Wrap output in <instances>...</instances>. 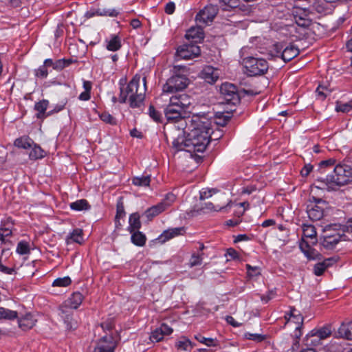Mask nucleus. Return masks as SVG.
<instances>
[{"label":"nucleus","mask_w":352,"mask_h":352,"mask_svg":"<svg viewBox=\"0 0 352 352\" xmlns=\"http://www.w3.org/2000/svg\"><path fill=\"white\" fill-rule=\"evenodd\" d=\"M186 144L189 153H203L213 132L212 121L205 116H193L188 124Z\"/></svg>","instance_id":"1"},{"label":"nucleus","mask_w":352,"mask_h":352,"mask_svg":"<svg viewBox=\"0 0 352 352\" xmlns=\"http://www.w3.org/2000/svg\"><path fill=\"white\" fill-rule=\"evenodd\" d=\"M190 104L191 98L186 94L172 96L164 110L167 122L173 124L178 130L184 131L190 120V118H186Z\"/></svg>","instance_id":"2"},{"label":"nucleus","mask_w":352,"mask_h":352,"mask_svg":"<svg viewBox=\"0 0 352 352\" xmlns=\"http://www.w3.org/2000/svg\"><path fill=\"white\" fill-rule=\"evenodd\" d=\"M141 77L135 75L128 83L126 88H120V93L118 97L120 103H125L129 100V105L132 108H137L141 106L145 98L146 91V78L142 79L143 86L140 87Z\"/></svg>","instance_id":"3"},{"label":"nucleus","mask_w":352,"mask_h":352,"mask_svg":"<svg viewBox=\"0 0 352 352\" xmlns=\"http://www.w3.org/2000/svg\"><path fill=\"white\" fill-rule=\"evenodd\" d=\"M327 184L342 186L352 182V168L345 164H337L333 171L327 175L325 179Z\"/></svg>","instance_id":"4"},{"label":"nucleus","mask_w":352,"mask_h":352,"mask_svg":"<svg viewBox=\"0 0 352 352\" xmlns=\"http://www.w3.org/2000/svg\"><path fill=\"white\" fill-rule=\"evenodd\" d=\"M243 65L245 72L252 76L263 75L269 68L268 63L265 59L254 56L244 58Z\"/></svg>","instance_id":"5"},{"label":"nucleus","mask_w":352,"mask_h":352,"mask_svg":"<svg viewBox=\"0 0 352 352\" xmlns=\"http://www.w3.org/2000/svg\"><path fill=\"white\" fill-rule=\"evenodd\" d=\"M118 342V333H107L98 340L94 352H115Z\"/></svg>","instance_id":"6"},{"label":"nucleus","mask_w":352,"mask_h":352,"mask_svg":"<svg viewBox=\"0 0 352 352\" xmlns=\"http://www.w3.org/2000/svg\"><path fill=\"white\" fill-rule=\"evenodd\" d=\"M188 82V78L184 75H174L163 85V94L182 91L187 87Z\"/></svg>","instance_id":"7"},{"label":"nucleus","mask_w":352,"mask_h":352,"mask_svg":"<svg viewBox=\"0 0 352 352\" xmlns=\"http://www.w3.org/2000/svg\"><path fill=\"white\" fill-rule=\"evenodd\" d=\"M274 54L273 56L280 57L285 62H288L296 57L300 52L298 47L294 44L285 45L283 43H277L273 45Z\"/></svg>","instance_id":"8"},{"label":"nucleus","mask_w":352,"mask_h":352,"mask_svg":"<svg viewBox=\"0 0 352 352\" xmlns=\"http://www.w3.org/2000/svg\"><path fill=\"white\" fill-rule=\"evenodd\" d=\"M284 317L286 323H294L296 324L294 336L296 339L299 338L302 336L301 327L304 320L302 316L295 308H290L289 311L285 313Z\"/></svg>","instance_id":"9"},{"label":"nucleus","mask_w":352,"mask_h":352,"mask_svg":"<svg viewBox=\"0 0 352 352\" xmlns=\"http://www.w3.org/2000/svg\"><path fill=\"white\" fill-rule=\"evenodd\" d=\"M201 50L195 44H184L178 47L176 56L178 59L189 60L199 56Z\"/></svg>","instance_id":"10"},{"label":"nucleus","mask_w":352,"mask_h":352,"mask_svg":"<svg viewBox=\"0 0 352 352\" xmlns=\"http://www.w3.org/2000/svg\"><path fill=\"white\" fill-rule=\"evenodd\" d=\"M218 12V8L217 6L208 5L206 6L203 10H200L196 15V22L199 25H208L211 23Z\"/></svg>","instance_id":"11"},{"label":"nucleus","mask_w":352,"mask_h":352,"mask_svg":"<svg viewBox=\"0 0 352 352\" xmlns=\"http://www.w3.org/2000/svg\"><path fill=\"white\" fill-rule=\"evenodd\" d=\"M220 91L227 103L235 104L239 102V96L237 88L233 84L228 82L223 83L220 87Z\"/></svg>","instance_id":"12"},{"label":"nucleus","mask_w":352,"mask_h":352,"mask_svg":"<svg viewBox=\"0 0 352 352\" xmlns=\"http://www.w3.org/2000/svg\"><path fill=\"white\" fill-rule=\"evenodd\" d=\"M60 316L66 324L67 329H75L78 327V322L73 318V311L67 306L60 307Z\"/></svg>","instance_id":"13"},{"label":"nucleus","mask_w":352,"mask_h":352,"mask_svg":"<svg viewBox=\"0 0 352 352\" xmlns=\"http://www.w3.org/2000/svg\"><path fill=\"white\" fill-rule=\"evenodd\" d=\"M104 47L110 52L119 51L122 46L121 37L116 34H110L104 41Z\"/></svg>","instance_id":"14"},{"label":"nucleus","mask_w":352,"mask_h":352,"mask_svg":"<svg viewBox=\"0 0 352 352\" xmlns=\"http://www.w3.org/2000/svg\"><path fill=\"white\" fill-rule=\"evenodd\" d=\"M37 322L36 316L32 313H26L18 318L19 327L23 331L33 328Z\"/></svg>","instance_id":"15"},{"label":"nucleus","mask_w":352,"mask_h":352,"mask_svg":"<svg viewBox=\"0 0 352 352\" xmlns=\"http://www.w3.org/2000/svg\"><path fill=\"white\" fill-rule=\"evenodd\" d=\"M185 231L184 227L169 228L164 230L157 237V240L159 241L160 243H164L174 237L183 235L185 233Z\"/></svg>","instance_id":"16"},{"label":"nucleus","mask_w":352,"mask_h":352,"mask_svg":"<svg viewBox=\"0 0 352 352\" xmlns=\"http://www.w3.org/2000/svg\"><path fill=\"white\" fill-rule=\"evenodd\" d=\"M219 74V70L217 68L208 65L203 68L200 76L206 82L212 84L218 80Z\"/></svg>","instance_id":"17"},{"label":"nucleus","mask_w":352,"mask_h":352,"mask_svg":"<svg viewBox=\"0 0 352 352\" xmlns=\"http://www.w3.org/2000/svg\"><path fill=\"white\" fill-rule=\"evenodd\" d=\"M173 329L166 324H162L159 328L153 331L150 336V340L152 342H158L164 338L165 335H170Z\"/></svg>","instance_id":"18"},{"label":"nucleus","mask_w":352,"mask_h":352,"mask_svg":"<svg viewBox=\"0 0 352 352\" xmlns=\"http://www.w3.org/2000/svg\"><path fill=\"white\" fill-rule=\"evenodd\" d=\"M344 237L339 233H336L333 234H325L323 236L322 239L321 240V244L326 249H333L335 245L342 240V238Z\"/></svg>","instance_id":"19"},{"label":"nucleus","mask_w":352,"mask_h":352,"mask_svg":"<svg viewBox=\"0 0 352 352\" xmlns=\"http://www.w3.org/2000/svg\"><path fill=\"white\" fill-rule=\"evenodd\" d=\"M83 298L80 292H74L63 306H67L70 309H76L81 305Z\"/></svg>","instance_id":"20"},{"label":"nucleus","mask_w":352,"mask_h":352,"mask_svg":"<svg viewBox=\"0 0 352 352\" xmlns=\"http://www.w3.org/2000/svg\"><path fill=\"white\" fill-rule=\"evenodd\" d=\"M317 233L314 226L309 224H303L302 226V237L305 239H310L311 245L317 243Z\"/></svg>","instance_id":"21"},{"label":"nucleus","mask_w":352,"mask_h":352,"mask_svg":"<svg viewBox=\"0 0 352 352\" xmlns=\"http://www.w3.org/2000/svg\"><path fill=\"white\" fill-rule=\"evenodd\" d=\"M49 106V101L47 100H42L34 104V109L37 111L36 117L38 119L43 120L48 117L47 116L46 110Z\"/></svg>","instance_id":"22"},{"label":"nucleus","mask_w":352,"mask_h":352,"mask_svg":"<svg viewBox=\"0 0 352 352\" xmlns=\"http://www.w3.org/2000/svg\"><path fill=\"white\" fill-rule=\"evenodd\" d=\"M336 337L352 340V322L342 324L336 333Z\"/></svg>","instance_id":"23"},{"label":"nucleus","mask_w":352,"mask_h":352,"mask_svg":"<svg viewBox=\"0 0 352 352\" xmlns=\"http://www.w3.org/2000/svg\"><path fill=\"white\" fill-rule=\"evenodd\" d=\"M334 260L329 258L322 262L316 263L314 267V273L316 276H321L324 272L333 265Z\"/></svg>","instance_id":"24"},{"label":"nucleus","mask_w":352,"mask_h":352,"mask_svg":"<svg viewBox=\"0 0 352 352\" xmlns=\"http://www.w3.org/2000/svg\"><path fill=\"white\" fill-rule=\"evenodd\" d=\"M140 219V217L138 212H134L130 215L129 219V225L127 228L129 232H133V231L139 230L142 226Z\"/></svg>","instance_id":"25"},{"label":"nucleus","mask_w":352,"mask_h":352,"mask_svg":"<svg viewBox=\"0 0 352 352\" xmlns=\"http://www.w3.org/2000/svg\"><path fill=\"white\" fill-rule=\"evenodd\" d=\"M175 346L177 350L189 351L193 348V344L188 338L182 336L175 342Z\"/></svg>","instance_id":"26"},{"label":"nucleus","mask_w":352,"mask_h":352,"mask_svg":"<svg viewBox=\"0 0 352 352\" xmlns=\"http://www.w3.org/2000/svg\"><path fill=\"white\" fill-rule=\"evenodd\" d=\"M204 249L203 243H199V252L192 253L189 260V265L192 267L197 265H200L203 261V253L202 250Z\"/></svg>","instance_id":"27"},{"label":"nucleus","mask_w":352,"mask_h":352,"mask_svg":"<svg viewBox=\"0 0 352 352\" xmlns=\"http://www.w3.org/2000/svg\"><path fill=\"white\" fill-rule=\"evenodd\" d=\"M130 233L131 234V241L135 245L142 247L145 245L146 237L143 232L136 230Z\"/></svg>","instance_id":"28"},{"label":"nucleus","mask_w":352,"mask_h":352,"mask_svg":"<svg viewBox=\"0 0 352 352\" xmlns=\"http://www.w3.org/2000/svg\"><path fill=\"white\" fill-rule=\"evenodd\" d=\"M299 247L302 252L305 254V255L309 259H314L315 256L314 250L312 248L311 245L309 244V242L302 238L301 241L300 242Z\"/></svg>","instance_id":"29"},{"label":"nucleus","mask_w":352,"mask_h":352,"mask_svg":"<svg viewBox=\"0 0 352 352\" xmlns=\"http://www.w3.org/2000/svg\"><path fill=\"white\" fill-rule=\"evenodd\" d=\"M310 334L311 337L324 340L331 336V330L329 327H323L319 329H313Z\"/></svg>","instance_id":"30"},{"label":"nucleus","mask_w":352,"mask_h":352,"mask_svg":"<svg viewBox=\"0 0 352 352\" xmlns=\"http://www.w3.org/2000/svg\"><path fill=\"white\" fill-rule=\"evenodd\" d=\"M163 212L164 210L162 206H160V204H157L146 209L144 214L148 220L151 221L155 217L157 216Z\"/></svg>","instance_id":"31"},{"label":"nucleus","mask_w":352,"mask_h":352,"mask_svg":"<svg viewBox=\"0 0 352 352\" xmlns=\"http://www.w3.org/2000/svg\"><path fill=\"white\" fill-rule=\"evenodd\" d=\"M173 147L176 151H186L188 152V147L186 144V137L179 135L173 142Z\"/></svg>","instance_id":"32"},{"label":"nucleus","mask_w":352,"mask_h":352,"mask_svg":"<svg viewBox=\"0 0 352 352\" xmlns=\"http://www.w3.org/2000/svg\"><path fill=\"white\" fill-rule=\"evenodd\" d=\"M69 207L72 210L75 211L88 210L91 208L88 201L84 199H78L71 203Z\"/></svg>","instance_id":"33"},{"label":"nucleus","mask_w":352,"mask_h":352,"mask_svg":"<svg viewBox=\"0 0 352 352\" xmlns=\"http://www.w3.org/2000/svg\"><path fill=\"white\" fill-rule=\"evenodd\" d=\"M82 87L84 91H82L78 96V99L82 101H87L91 98V91L92 89V83L89 80H83Z\"/></svg>","instance_id":"34"},{"label":"nucleus","mask_w":352,"mask_h":352,"mask_svg":"<svg viewBox=\"0 0 352 352\" xmlns=\"http://www.w3.org/2000/svg\"><path fill=\"white\" fill-rule=\"evenodd\" d=\"M29 153V157L32 160L42 159L45 156V152L41 146L34 143Z\"/></svg>","instance_id":"35"},{"label":"nucleus","mask_w":352,"mask_h":352,"mask_svg":"<svg viewBox=\"0 0 352 352\" xmlns=\"http://www.w3.org/2000/svg\"><path fill=\"white\" fill-rule=\"evenodd\" d=\"M34 144L33 140L28 136H23L16 139L14 141L15 146L24 149L32 148Z\"/></svg>","instance_id":"36"},{"label":"nucleus","mask_w":352,"mask_h":352,"mask_svg":"<svg viewBox=\"0 0 352 352\" xmlns=\"http://www.w3.org/2000/svg\"><path fill=\"white\" fill-rule=\"evenodd\" d=\"M66 241L67 244L71 242L81 243L83 241L82 230L79 228L74 229L67 237Z\"/></svg>","instance_id":"37"},{"label":"nucleus","mask_w":352,"mask_h":352,"mask_svg":"<svg viewBox=\"0 0 352 352\" xmlns=\"http://www.w3.org/2000/svg\"><path fill=\"white\" fill-rule=\"evenodd\" d=\"M151 181V175H142L134 177L132 179V184L139 187H148L150 185Z\"/></svg>","instance_id":"38"},{"label":"nucleus","mask_w":352,"mask_h":352,"mask_svg":"<svg viewBox=\"0 0 352 352\" xmlns=\"http://www.w3.org/2000/svg\"><path fill=\"white\" fill-rule=\"evenodd\" d=\"M115 327L114 320L113 318H108L105 321L100 323L97 328L100 327L104 332L105 333L104 335L107 333H117V331H113V329Z\"/></svg>","instance_id":"39"},{"label":"nucleus","mask_w":352,"mask_h":352,"mask_svg":"<svg viewBox=\"0 0 352 352\" xmlns=\"http://www.w3.org/2000/svg\"><path fill=\"white\" fill-rule=\"evenodd\" d=\"M308 216L312 221H318L323 217V210L319 206H315L308 210Z\"/></svg>","instance_id":"40"},{"label":"nucleus","mask_w":352,"mask_h":352,"mask_svg":"<svg viewBox=\"0 0 352 352\" xmlns=\"http://www.w3.org/2000/svg\"><path fill=\"white\" fill-rule=\"evenodd\" d=\"M18 318L16 311L0 307V319L14 320Z\"/></svg>","instance_id":"41"},{"label":"nucleus","mask_w":352,"mask_h":352,"mask_svg":"<svg viewBox=\"0 0 352 352\" xmlns=\"http://www.w3.org/2000/svg\"><path fill=\"white\" fill-rule=\"evenodd\" d=\"M176 197L173 193H167L164 198L159 204L162 206L164 211L168 209L175 201Z\"/></svg>","instance_id":"42"},{"label":"nucleus","mask_w":352,"mask_h":352,"mask_svg":"<svg viewBox=\"0 0 352 352\" xmlns=\"http://www.w3.org/2000/svg\"><path fill=\"white\" fill-rule=\"evenodd\" d=\"M331 92V89L326 85H319L316 91L317 97L322 100H324L327 96L330 95Z\"/></svg>","instance_id":"43"},{"label":"nucleus","mask_w":352,"mask_h":352,"mask_svg":"<svg viewBox=\"0 0 352 352\" xmlns=\"http://www.w3.org/2000/svg\"><path fill=\"white\" fill-rule=\"evenodd\" d=\"M16 252L20 255L28 254L30 253V244L25 241H21L16 246Z\"/></svg>","instance_id":"44"},{"label":"nucleus","mask_w":352,"mask_h":352,"mask_svg":"<svg viewBox=\"0 0 352 352\" xmlns=\"http://www.w3.org/2000/svg\"><path fill=\"white\" fill-rule=\"evenodd\" d=\"M148 114L149 117L156 122H161L162 119V113L155 109L154 106L150 105L148 109Z\"/></svg>","instance_id":"45"},{"label":"nucleus","mask_w":352,"mask_h":352,"mask_svg":"<svg viewBox=\"0 0 352 352\" xmlns=\"http://www.w3.org/2000/svg\"><path fill=\"white\" fill-rule=\"evenodd\" d=\"M119 13H120V12L118 11L115 8H111V9L98 8V9H97L98 16L115 17V16H117L119 14Z\"/></svg>","instance_id":"46"},{"label":"nucleus","mask_w":352,"mask_h":352,"mask_svg":"<svg viewBox=\"0 0 352 352\" xmlns=\"http://www.w3.org/2000/svg\"><path fill=\"white\" fill-rule=\"evenodd\" d=\"M220 4L223 10H228L229 8H235L239 6L240 0H220Z\"/></svg>","instance_id":"47"},{"label":"nucleus","mask_w":352,"mask_h":352,"mask_svg":"<svg viewBox=\"0 0 352 352\" xmlns=\"http://www.w3.org/2000/svg\"><path fill=\"white\" fill-rule=\"evenodd\" d=\"M195 338L199 342L207 346H216L218 345L217 341L213 338H207L199 334L195 336Z\"/></svg>","instance_id":"48"},{"label":"nucleus","mask_w":352,"mask_h":352,"mask_svg":"<svg viewBox=\"0 0 352 352\" xmlns=\"http://www.w3.org/2000/svg\"><path fill=\"white\" fill-rule=\"evenodd\" d=\"M72 283V280L69 276L58 278L52 283L53 287H67Z\"/></svg>","instance_id":"49"},{"label":"nucleus","mask_w":352,"mask_h":352,"mask_svg":"<svg viewBox=\"0 0 352 352\" xmlns=\"http://www.w3.org/2000/svg\"><path fill=\"white\" fill-rule=\"evenodd\" d=\"M101 120L107 124L116 125L117 124L116 119L108 112H102L99 115Z\"/></svg>","instance_id":"50"},{"label":"nucleus","mask_w":352,"mask_h":352,"mask_svg":"<svg viewBox=\"0 0 352 352\" xmlns=\"http://www.w3.org/2000/svg\"><path fill=\"white\" fill-rule=\"evenodd\" d=\"M72 63V60L70 59H58L54 61V69L56 71H60L64 69L65 67L69 66Z\"/></svg>","instance_id":"51"},{"label":"nucleus","mask_w":352,"mask_h":352,"mask_svg":"<svg viewBox=\"0 0 352 352\" xmlns=\"http://www.w3.org/2000/svg\"><path fill=\"white\" fill-rule=\"evenodd\" d=\"M342 230L344 240H350L352 238V218L346 222Z\"/></svg>","instance_id":"52"},{"label":"nucleus","mask_w":352,"mask_h":352,"mask_svg":"<svg viewBox=\"0 0 352 352\" xmlns=\"http://www.w3.org/2000/svg\"><path fill=\"white\" fill-rule=\"evenodd\" d=\"M186 36L188 38H203V32L201 30L192 28L187 32Z\"/></svg>","instance_id":"53"},{"label":"nucleus","mask_w":352,"mask_h":352,"mask_svg":"<svg viewBox=\"0 0 352 352\" xmlns=\"http://www.w3.org/2000/svg\"><path fill=\"white\" fill-rule=\"evenodd\" d=\"M217 192V190L214 188H203L200 191V199H206L211 197L212 195L215 194Z\"/></svg>","instance_id":"54"},{"label":"nucleus","mask_w":352,"mask_h":352,"mask_svg":"<svg viewBox=\"0 0 352 352\" xmlns=\"http://www.w3.org/2000/svg\"><path fill=\"white\" fill-rule=\"evenodd\" d=\"M247 273L248 276L254 277L261 274L260 269L258 267H252L250 265H246Z\"/></svg>","instance_id":"55"},{"label":"nucleus","mask_w":352,"mask_h":352,"mask_svg":"<svg viewBox=\"0 0 352 352\" xmlns=\"http://www.w3.org/2000/svg\"><path fill=\"white\" fill-rule=\"evenodd\" d=\"M36 76L41 78H46L48 76V72L46 67L44 65H41L36 71H35Z\"/></svg>","instance_id":"56"},{"label":"nucleus","mask_w":352,"mask_h":352,"mask_svg":"<svg viewBox=\"0 0 352 352\" xmlns=\"http://www.w3.org/2000/svg\"><path fill=\"white\" fill-rule=\"evenodd\" d=\"M65 104H66V102H61L59 104H56V105H54V107H53V109L52 110L47 112V116H50L54 113H57L61 111L62 110H63L65 109Z\"/></svg>","instance_id":"57"},{"label":"nucleus","mask_w":352,"mask_h":352,"mask_svg":"<svg viewBox=\"0 0 352 352\" xmlns=\"http://www.w3.org/2000/svg\"><path fill=\"white\" fill-rule=\"evenodd\" d=\"M276 293L275 289L270 290L267 294L261 296V300L267 303L270 300L273 299L276 296Z\"/></svg>","instance_id":"58"},{"label":"nucleus","mask_w":352,"mask_h":352,"mask_svg":"<svg viewBox=\"0 0 352 352\" xmlns=\"http://www.w3.org/2000/svg\"><path fill=\"white\" fill-rule=\"evenodd\" d=\"M125 216V211L122 203H118L116 207V219H122Z\"/></svg>","instance_id":"59"},{"label":"nucleus","mask_w":352,"mask_h":352,"mask_svg":"<svg viewBox=\"0 0 352 352\" xmlns=\"http://www.w3.org/2000/svg\"><path fill=\"white\" fill-rule=\"evenodd\" d=\"M336 109L337 111L349 112L352 109V106L348 103L337 104Z\"/></svg>","instance_id":"60"},{"label":"nucleus","mask_w":352,"mask_h":352,"mask_svg":"<svg viewBox=\"0 0 352 352\" xmlns=\"http://www.w3.org/2000/svg\"><path fill=\"white\" fill-rule=\"evenodd\" d=\"M245 338L248 340H256L258 342L263 341L265 339L264 336L257 333H246Z\"/></svg>","instance_id":"61"},{"label":"nucleus","mask_w":352,"mask_h":352,"mask_svg":"<svg viewBox=\"0 0 352 352\" xmlns=\"http://www.w3.org/2000/svg\"><path fill=\"white\" fill-rule=\"evenodd\" d=\"M295 20L296 23L299 26L307 27L309 25V21L307 19L302 18L301 16H295Z\"/></svg>","instance_id":"62"},{"label":"nucleus","mask_w":352,"mask_h":352,"mask_svg":"<svg viewBox=\"0 0 352 352\" xmlns=\"http://www.w3.org/2000/svg\"><path fill=\"white\" fill-rule=\"evenodd\" d=\"M235 206L237 207L240 210V211L239 212V214L240 215H242L244 213V212L245 211V210H247L249 208V203L244 201V202L236 204L235 205Z\"/></svg>","instance_id":"63"},{"label":"nucleus","mask_w":352,"mask_h":352,"mask_svg":"<svg viewBox=\"0 0 352 352\" xmlns=\"http://www.w3.org/2000/svg\"><path fill=\"white\" fill-rule=\"evenodd\" d=\"M313 166L311 164H306L301 170L300 174L303 177H307L312 170Z\"/></svg>","instance_id":"64"}]
</instances>
